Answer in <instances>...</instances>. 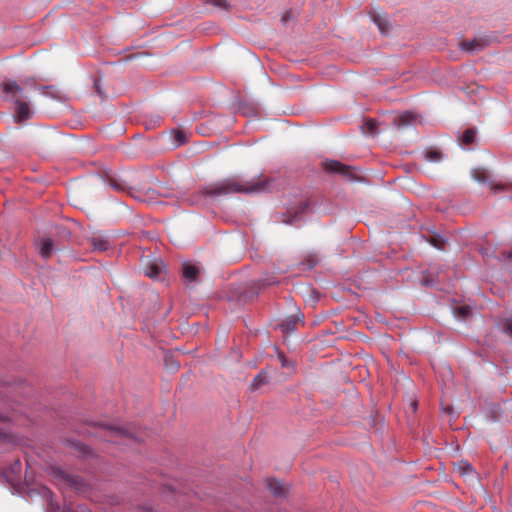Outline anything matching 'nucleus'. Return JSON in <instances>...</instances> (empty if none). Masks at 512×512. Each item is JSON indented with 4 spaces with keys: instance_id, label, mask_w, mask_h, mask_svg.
<instances>
[{
    "instance_id": "20e7f679",
    "label": "nucleus",
    "mask_w": 512,
    "mask_h": 512,
    "mask_svg": "<svg viewBox=\"0 0 512 512\" xmlns=\"http://www.w3.org/2000/svg\"><path fill=\"white\" fill-rule=\"evenodd\" d=\"M489 42L486 38H474L472 40H463L459 43L461 50L474 53L483 50L488 46Z\"/></svg>"
},
{
    "instance_id": "f257e3e1",
    "label": "nucleus",
    "mask_w": 512,
    "mask_h": 512,
    "mask_svg": "<svg viewBox=\"0 0 512 512\" xmlns=\"http://www.w3.org/2000/svg\"><path fill=\"white\" fill-rule=\"evenodd\" d=\"M270 179L259 177L250 181L240 180L235 177L224 179L204 189L208 196H222L232 193L252 194L263 192L267 189Z\"/></svg>"
},
{
    "instance_id": "423d86ee",
    "label": "nucleus",
    "mask_w": 512,
    "mask_h": 512,
    "mask_svg": "<svg viewBox=\"0 0 512 512\" xmlns=\"http://www.w3.org/2000/svg\"><path fill=\"white\" fill-rule=\"evenodd\" d=\"M373 22L378 26L381 34H388L390 31V22L385 14H381L378 12L370 13Z\"/></svg>"
},
{
    "instance_id": "aec40b11",
    "label": "nucleus",
    "mask_w": 512,
    "mask_h": 512,
    "mask_svg": "<svg viewBox=\"0 0 512 512\" xmlns=\"http://www.w3.org/2000/svg\"><path fill=\"white\" fill-rule=\"evenodd\" d=\"M206 3H209L215 7L220 9L228 10L230 5L227 0H206Z\"/></svg>"
},
{
    "instance_id": "9b49d317",
    "label": "nucleus",
    "mask_w": 512,
    "mask_h": 512,
    "mask_svg": "<svg viewBox=\"0 0 512 512\" xmlns=\"http://www.w3.org/2000/svg\"><path fill=\"white\" fill-rule=\"evenodd\" d=\"M267 488L275 497H283L285 496L287 489L281 484L279 481L275 479L267 480Z\"/></svg>"
},
{
    "instance_id": "1a4fd4ad",
    "label": "nucleus",
    "mask_w": 512,
    "mask_h": 512,
    "mask_svg": "<svg viewBox=\"0 0 512 512\" xmlns=\"http://www.w3.org/2000/svg\"><path fill=\"white\" fill-rule=\"evenodd\" d=\"M472 178L479 182L490 185L492 181L489 171L485 168H475L471 171Z\"/></svg>"
},
{
    "instance_id": "2f4dec72",
    "label": "nucleus",
    "mask_w": 512,
    "mask_h": 512,
    "mask_svg": "<svg viewBox=\"0 0 512 512\" xmlns=\"http://www.w3.org/2000/svg\"><path fill=\"white\" fill-rule=\"evenodd\" d=\"M6 420H7V417L4 416L3 414H0V422L6 421Z\"/></svg>"
},
{
    "instance_id": "412c9836",
    "label": "nucleus",
    "mask_w": 512,
    "mask_h": 512,
    "mask_svg": "<svg viewBox=\"0 0 512 512\" xmlns=\"http://www.w3.org/2000/svg\"><path fill=\"white\" fill-rule=\"evenodd\" d=\"M109 184L110 186H112L115 190H118V191H124L125 190V184L116 179V178H110L109 179Z\"/></svg>"
},
{
    "instance_id": "f3484780",
    "label": "nucleus",
    "mask_w": 512,
    "mask_h": 512,
    "mask_svg": "<svg viewBox=\"0 0 512 512\" xmlns=\"http://www.w3.org/2000/svg\"><path fill=\"white\" fill-rule=\"evenodd\" d=\"M362 129L366 134H375L377 129V121L373 119L367 120L362 126Z\"/></svg>"
},
{
    "instance_id": "a211bd4d",
    "label": "nucleus",
    "mask_w": 512,
    "mask_h": 512,
    "mask_svg": "<svg viewBox=\"0 0 512 512\" xmlns=\"http://www.w3.org/2000/svg\"><path fill=\"white\" fill-rule=\"evenodd\" d=\"M476 131L474 129H467L462 135L463 144L469 145L474 142Z\"/></svg>"
},
{
    "instance_id": "393cba45",
    "label": "nucleus",
    "mask_w": 512,
    "mask_h": 512,
    "mask_svg": "<svg viewBox=\"0 0 512 512\" xmlns=\"http://www.w3.org/2000/svg\"><path fill=\"white\" fill-rule=\"evenodd\" d=\"M175 138H176V141L178 142V144H183L186 141V136L181 131L176 132Z\"/></svg>"
},
{
    "instance_id": "39448f33",
    "label": "nucleus",
    "mask_w": 512,
    "mask_h": 512,
    "mask_svg": "<svg viewBox=\"0 0 512 512\" xmlns=\"http://www.w3.org/2000/svg\"><path fill=\"white\" fill-rule=\"evenodd\" d=\"M165 270V265L161 259H154L147 263L145 275L152 279H160Z\"/></svg>"
},
{
    "instance_id": "f8f14e48",
    "label": "nucleus",
    "mask_w": 512,
    "mask_h": 512,
    "mask_svg": "<svg viewBox=\"0 0 512 512\" xmlns=\"http://www.w3.org/2000/svg\"><path fill=\"white\" fill-rule=\"evenodd\" d=\"M90 243L96 251H106L109 247V241L102 235H93Z\"/></svg>"
},
{
    "instance_id": "c85d7f7f",
    "label": "nucleus",
    "mask_w": 512,
    "mask_h": 512,
    "mask_svg": "<svg viewBox=\"0 0 512 512\" xmlns=\"http://www.w3.org/2000/svg\"><path fill=\"white\" fill-rule=\"evenodd\" d=\"M178 368H179V364H178V363H176V362H172V363H170V369H171V370L175 371V370H177Z\"/></svg>"
},
{
    "instance_id": "2eb2a0df",
    "label": "nucleus",
    "mask_w": 512,
    "mask_h": 512,
    "mask_svg": "<svg viewBox=\"0 0 512 512\" xmlns=\"http://www.w3.org/2000/svg\"><path fill=\"white\" fill-rule=\"evenodd\" d=\"M112 434L116 436H127L131 438L138 439L136 435H134L132 432H130L128 429L120 428V427H114V426H107L106 427Z\"/></svg>"
},
{
    "instance_id": "9d476101",
    "label": "nucleus",
    "mask_w": 512,
    "mask_h": 512,
    "mask_svg": "<svg viewBox=\"0 0 512 512\" xmlns=\"http://www.w3.org/2000/svg\"><path fill=\"white\" fill-rule=\"evenodd\" d=\"M53 250H54V242L52 239L45 238L39 242V253H40L41 257H43L44 259L51 257Z\"/></svg>"
},
{
    "instance_id": "c756f323",
    "label": "nucleus",
    "mask_w": 512,
    "mask_h": 512,
    "mask_svg": "<svg viewBox=\"0 0 512 512\" xmlns=\"http://www.w3.org/2000/svg\"><path fill=\"white\" fill-rule=\"evenodd\" d=\"M432 244L439 249H443V247L438 244V241L436 239L432 240Z\"/></svg>"
},
{
    "instance_id": "cd10ccee",
    "label": "nucleus",
    "mask_w": 512,
    "mask_h": 512,
    "mask_svg": "<svg viewBox=\"0 0 512 512\" xmlns=\"http://www.w3.org/2000/svg\"><path fill=\"white\" fill-rule=\"evenodd\" d=\"M279 357L281 359V364H282L283 367H289L290 366L288 360L283 355H280Z\"/></svg>"
},
{
    "instance_id": "a878e982",
    "label": "nucleus",
    "mask_w": 512,
    "mask_h": 512,
    "mask_svg": "<svg viewBox=\"0 0 512 512\" xmlns=\"http://www.w3.org/2000/svg\"><path fill=\"white\" fill-rule=\"evenodd\" d=\"M504 331L512 336V318L506 320L504 325Z\"/></svg>"
},
{
    "instance_id": "dca6fc26",
    "label": "nucleus",
    "mask_w": 512,
    "mask_h": 512,
    "mask_svg": "<svg viewBox=\"0 0 512 512\" xmlns=\"http://www.w3.org/2000/svg\"><path fill=\"white\" fill-rule=\"evenodd\" d=\"M267 383V376L264 372H260L252 381L250 387L252 390L259 389L262 385Z\"/></svg>"
},
{
    "instance_id": "7c9ffc66",
    "label": "nucleus",
    "mask_w": 512,
    "mask_h": 512,
    "mask_svg": "<svg viewBox=\"0 0 512 512\" xmlns=\"http://www.w3.org/2000/svg\"><path fill=\"white\" fill-rule=\"evenodd\" d=\"M464 470H465V472H469V471L472 472L473 469L469 464H465Z\"/></svg>"
},
{
    "instance_id": "b1692460",
    "label": "nucleus",
    "mask_w": 512,
    "mask_h": 512,
    "mask_svg": "<svg viewBox=\"0 0 512 512\" xmlns=\"http://www.w3.org/2000/svg\"><path fill=\"white\" fill-rule=\"evenodd\" d=\"M296 217H297V212H294L289 217H286L285 215H283L282 222L286 223V224H293Z\"/></svg>"
},
{
    "instance_id": "6ab92c4d",
    "label": "nucleus",
    "mask_w": 512,
    "mask_h": 512,
    "mask_svg": "<svg viewBox=\"0 0 512 512\" xmlns=\"http://www.w3.org/2000/svg\"><path fill=\"white\" fill-rule=\"evenodd\" d=\"M425 158L431 162H438L441 160V153L437 150H430L426 152Z\"/></svg>"
},
{
    "instance_id": "72a5a7b5",
    "label": "nucleus",
    "mask_w": 512,
    "mask_h": 512,
    "mask_svg": "<svg viewBox=\"0 0 512 512\" xmlns=\"http://www.w3.org/2000/svg\"><path fill=\"white\" fill-rule=\"evenodd\" d=\"M2 435H3V434L0 432V437H2Z\"/></svg>"
},
{
    "instance_id": "6e6552de",
    "label": "nucleus",
    "mask_w": 512,
    "mask_h": 512,
    "mask_svg": "<svg viewBox=\"0 0 512 512\" xmlns=\"http://www.w3.org/2000/svg\"><path fill=\"white\" fill-rule=\"evenodd\" d=\"M299 322H303V319L299 315H292L280 324V328L283 332H293Z\"/></svg>"
},
{
    "instance_id": "4468645a",
    "label": "nucleus",
    "mask_w": 512,
    "mask_h": 512,
    "mask_svg": "<svg viewBox=\"0 0 512 512\" xmlns=\"http://www.w3.org/2000/svg\"><path fill=\"white\" fill-rule=\"evenodd\" d=\"M200 270L195 265L185 263L183 264V276L186 280L192 282L196 281Z\"/></svg>"
},
{
    "instance_id": "bb28decb",
    "label": "nucleus",
    "mask_w": 512,
    "mask_h": 512,
    "mask_svg": "<svg viewBox=\"0 0 512 512\" xmlns=\"http://www.w3.org/2000/svg\"><path fill=\"white\" fill-rule=\"evenodd\" d=\"M94 88H95L96 93H97L101 98H103V97H104V93H103V91H102V89H101V86H100L99 81L95 80V82H94Z\"/></svg>"
},
{
    "instance_id": "ddd939ff",
    "label": "nucleus",
    "mask_w": 512,
    "mask_h": 512,
    "mask_svg": "<svg viewBox=\"0 0 512 512\" xmlns=\"http://www.w3.org/2000/svg\"><path fill=\"white\" fill-rule=\"evenodd\" d=\"M489 188L493 194H499L502 192H510V191H512V183L492 180L490 182Z\"/></svg>"
},
{
    "instance_id": "5701e85b",
    "label": "nucleus",
    "mask_w": 512,
    "mask_h": 512,
    "mask_svg": "<svg viewBox=\"0 0 512 512\" xmlns=\"http://www.w3.org/2000/svg\"><path fill=\"white\" fill-rule=\"evenodd\" d=\"M456 315L459 318H465L470 313V308L468 306H460L456 309Z\"/></svg>"
},
{
    "instance_id": "0eeeda50",
    "label": "nucleus",
    "mask_w": 512,
    "mask_h": 512,
    "mask_svg": "<svg viewBox=\"0 0 512 512\" xmlns=\"http://www.w3.org/2000/svg\"><path fill=\"white\" fill-rule=\"evenodd\" d=\"M415 115L411 112H404L402 114H400L399 116L395 117L393 122H394V125L401 129V128H404L412 123H414L415 121Z\"/></svg>"
},
{
    "instance_id": "f03ea898",
    "label": "nucleus",
    "mask_w": 512,
    "mask_h": 512,
    "mask_svg": "<svg viewBox=\"0 0 512 512\" xmlns=\"http://www.w3.org/2000/svg\"><path fill=\"white\" fill-rule=\"evenodd\" d=\"M1 88L4 92L6 101H10L14 105L13 117L16 123H23L31 119L33 111L30 102L24 95L23 89L15 81L5 82Z\"/></svg>"
},
{
    "instance_id": "7ed1b4c3",
    "label": "nucleus",
    "mask_w": 512,
    "mask_h": 512,
    "mask_svg": "<svg viewBox=\"0 0 512 512\" xmlns=\"http://www.w3.org/2000/svg\"><path fill=\"white\" fill-rule=\"evenodd\" d=\"M323 168L329 173L342 175L346 180H357L359 177L354 167L347 166L336 160H329L322 163Z\"/></svg>"
},
{
    "instance_id": "473e14b6",
    "label": "nucleus",
    "mask_w": 512,
    "mask_h": 512,
    "mask_svg": "<svg viewBox=\"0 0 512 512\" xmlns=\"http://www.w3.org/2000/svg\"><path fill=\"white\" fill-rule=\"evenodd\" d=\"M16 468H17V469H19V468H20V463H19V462H17V463H16Z\"/></svg>"
},
{
    "instance_id": "4be33fe9",
    "label": "nucleus",
    "mask_w": 512,
    "mask_h": 512,
    "mask_svg": "<svg viewBox=\"0 0 512 512\" xmlns=\"http://www.w3.org/2000/svg\"><path fill=\"white\" fill-rule=\"evenodd\" d=\"M59 478L70 485L76 486L78 481L64 472L59 473Z\"/></svg>"
}]
</instances>
